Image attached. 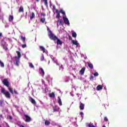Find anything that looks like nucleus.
<instances>
[{
  "label": "nucleus",
  "instance_id": "nucleus-52",
  "mask_svg": "<svg viewBox=\"0 0 127 127\" xmlns=\"http://www.w3.org/2000/svg\"><path fill=\"white\" fill-rule=\"evenodd\" d=\"M49 63H50V61H49Z\"/></svg>",
  "mask_w": 127,
  "mask_h": 127
},
{
  "label": "nucleus",
  "instance_id": "nucleus-11",
  "mask_svg": "<svg viewBox=\"0 0 127 127\" xmlns=\"http://www.w3.org/2000/svg\"><path fill=\"white\" fill-rule=\"evenodd\" d=\"M54 112H58V111L59 110V107L56 105L53 107Z\"/></svg>",
  "mask_w": 127,
  "mask_h": 127
},
{
  "label": "nucleus",
  "instance_id": "nucleus-8",
  "mask_svg": "<svg viewBox=\"0 0 127 127\" xmlns=\"http://www.w3.org/2000/svg\"><path fill=\"white\" fill-rule=\"evenodd\" d=\"M63 25L64 24V22H63V20L62 19H58L57 21V25Z\"/></svg>",
  "mask_w": 127,
  "mask_h": 127
},
{
  "label": "nucleus",
  "instance_id": "nucleus-34",
  "mask_svg": "<svg viewBox=\"0 0 127 127\" xmlns=\"http://www.w3.org/2000/svg\"><path fill=\"white\" fill-rule=\"evenodd\" d=\"M44 1L45 5H48V2H47V0H43Z\"/></svg>",
  "mask_w": 127,
  "mask_h": 127
},
{
  "label": "nucleus",
  "instance_id": "nucleus-47",
  "mask_svg": "<svg viewBox=\"0 0 127 127\" xmlns=\"http://www.w3.org/2000/svg\"><path fill=\"white\" fill-rule=\"evenodd\" d=\"M1 36H2V33H0V37H1Z\"/></svg>",
  "mask_w": 127,
  "mask_h": 127
},
{
  "label": "nucleus",
  "instance_id": "nucleus-37",
  "mask_svg": "<svg viewBox=\"0 0 127 127\" xmlns=\"http://www.w3.org/2000/svg\"><path fill=\"white\" fill-rule=\"evenodd\" d=\"M104 121H105V122L109 121V120L108 119V118H107V117H104Z\"/></svg>",
  "mask_w": 127,
  "mask_h": 127
},
{
  "label": "nucleus",
  "instance_id": "nucleus-32",
  "mask_svg": "<svg viewBox=\"0 0 127 127\" xmlns=\"http://www.w3.org/2000/svg\"><path fill=\"white\" fill-rule=\"evenodd\" d=\"M40 21H41V22L42 23H44V22H45V18H41L40 19Z\"/></svg>",
  "mask_w": 127,
  "mask_h": 127
},
{
  "label": "nucleus",
  "instance_id": "nucleus-48",
  "mask_svg": "<svg viewBox=\"0 0 127 127\" xmlns=\"http://www.w3.org/2000/svg\"><path fill=\"white\" fill-rule=\"evenodd\" d=\"M55 63H56L57 65H59V64H58V63H57V62H55Z\"/></svg>",
  "mask_w": 127,
  "mask_h": 127
},
{
  "label": "nucleus",
  "instance_id": "nucleus-17",
  "mask_svg": "<svg viewBox=\"0 0 127 127\" xmlns=\"http://www.w3.org/2000/svg\"><path fill=\"white\" fill-rule=\"evenodd\" d=\"M88 65L89 68H90V69H92L94 68V66L93 65V64H92V63H88Z\"/></svg>",
  "mask_w": 127,
  "mask_h": 127
},
{
  "label": "nucleus",
  "instance_id": "nucleus-14",
  "mask_svg": "<svg viewBox=\"0 0 127 127\" xmlns=\"http://www.w3.org/2000/svg\"><path fill=\"white\" fill-rule=\"evenodd\" d=\"M72 43L73 45H76V46H79V43H78V41L72 40Z\"/></svg>",
  "mask_w": 127,
  "mask_h": 127
},
{
  "label": "nucleus",
  "instance_id": "nucleus-26",
  "mask_svg": "<svg viewBox=\"0 0 127 127\" xmlns=\"http://www.w3.org/2000/svg\"><path fill=\"white\" fill-rule=\"evenodd\" d=\"M45 126H49V125H50V122L48 120H46L45 122Z\"/></svg>",
  "mask_w": 127,
  "mask_h": 127
},
{
  "label": "nucleus",
  "instance_id": "nucleus-6",
  "mask_svg": "<svg viewBox=\"0 0 127 127\" xmlns=\"http://www.w3.org/2000/svg\"><path fill=\"white\" fill-rule=\"evenodd\" d=\"M16 53H17L18 56H15L14 57L15 59H20V57H21V54H20V51H17L16 52Z\"/></svg>",
  "mask_w": 127,
  "mask_h": 127
},
{
  "label": "nucleus",
  "instance_id": "nucleus-30",
  "mask_svg": "<svg viewBox=\"0 0 127 127\" xmlns=\"http://www.w3.org/2000/svg\"><path fill=\"white\" fill-rule=\"evenodd\" d=\"M0 66L2 67H4V64H3V63H2L0 61Z\"/></svg>",
  "mask_w": 127,
  "mask_h": 127
},
{
  "label": "nucleus",
  "instance_id": "nucleus-38",
  "mask_svg": "<svg viewBox=\"0 0 127 127\" xmlns=\"http://www.w3.org/2000/svg\"><path fill=\"white\" fill-rule=\"evenodd\" d=\"M68 39L69 40H71V42H72V40H72V37L70 35H68Z\"/></svg>",
  "mask_w": 127,
  "mask_h": 127
},
{
  "label": "nucleus",
  "instance_id": "nucleus-1",
  "mask_svg": "<svg viewBox=\"0 0 127 127\" xmlns=\"http://www.w3.org/2000/svg\"><path fill=\"white\" fill-rule=\"evenodd\" d=\"M0 92L3 94V95H4L7 99H10V93L9 92L5 91V89L4 88H1Z\"/></svg>",
  "mask_w": 127,
  "mask_h": 127
},
{
  "label": "nucleus",
  "instance_id": "nucleus-5",
  "mask_svg": "<svg viewBox=\"0 0 127 127\" xmlns=\"http://www.w3.org/2000/svg\"><path fill=\"white\" fill-rule=\"evenodd\" d=\"M2 83L4 86H6V87H9V82H8V80H7V79H4Z\"/></svg>",
  "mask_w": 127,
  "mask_h": 127
},
{
  "label": "nucleus",
  "instance_id": "nucleus-21",
  "mask_svg": "<svg viewBox=\"0 0 127 127\" xmlns=\"http://www.w3.org/2000/svg\"><path fill=\"white\" fill-rule=\"evenodd\" d=\"M34 17H35V14L34 13V12H32V15L30 17L31 20H32V19H33Z\"/></svg>",
  "mask_w": 127,
  "mask_h": 127
},
{
  "label": "nucleus",
  "instance_id": "nucleus-3",
  "mask_svg": "<svg viewBox=\"0 0 127 127\" xmlns=\"http://www.w3.org/2000/svg\"><path fill=\"white\" fill-rule=\"evenodd\" d=\"M24 117L25 118V122L26 123H30L32 121V119H31V118L29 117L28 115L24 114Z\"/></svg>",
  "mask_w": 127,
  "mask_h": 127
},
{
  "label": "nucleus",
  "instance_id": "nucleus-41",
  "mask_svg": "<svg viewBox=\"0 0 127 127\" xmlns=\"http://www.w3.org/2000/svg\"><path fill=\"white\" fill-rule=\"evenodd\" d=\"M22 48H25L26 47V44L22 45Z\"/></svg>",
  "mask_w": 127,
  "mask_h": 127
},
{
  "label": "nucleus",
  "instance_id": "nucleus-39",
  "mask_svg": "<svg viewBox=\"0 0 127 127\" xmlns=\"http://www.w3.org/2000/svg\"><path fill=\"white\" fill-rule=\"evenodd\" d=\"M14 94H15V95H18V92H17V91H16V89H14Z\"/></svg>",
  "mask_w": 127,
  "mask_h": 127
},
{
  "label": "nucleus",
  "instance_id": "nucleus-10",
  "mask_svg": "<svg viewBox=\"0 0 127 127\" xmlns=\"http://www.w3.org/2000/svg\"><path fill=\"white\" fill-rule=\"evenodd\" d=\"M85 108V104L82 103V102H80V104L79 105V109L80 111H83Z\"/></svg>",
  "mask_w": 127,
  "mask_h": 127
},
{
  "label": "nucleus",
  "instance_id": "nucleus-25",
  "mask_svg": "<svg viewBox=\"0 0 127 127\" xmlns=\"http://www.w3.org/2000/svg\"><path fill=\"white\" fill-rule=\"evenodd\" d=\"M8 90L12 95H13V90H12V88H11V87H9Z\"/></svg>",
  "mask_w": 127,
  "mask_h": 127
},
{
  "label": "nucleus",
  "instance_id": "nucleus-44",
  "mask_svg": "<svg viewBox=\"0 0 127 127\" xmlns=\"http://www.w3.org/2000/svg\"><path fill=\"white\" fill-rule=\"evenodd\" d=\"M0 119H3V116H2V114H0Z\"/></svg>",
  "mask_w": 127,
  "mask_h": 127
},
{
  "label": "nucleus",
  "instance_id": "nucleus-13",
  "mask_svg": "<svg viewBox=\"0 0 127 127\" xmlns=\"http://www.w3.org/2000/svg\"><path fill=\"white\" fill-rule=\"evenodd\" d=\"M56 12L57 13V15L56 16V18H60V12H59V11H58V9H56Z\"/></svg>",
  "mask_w": 127,
  "mask_h": 127
},
{
  "label": "nucleus",
  "instance_id": "nucleus-20",
  "mask_svg": "<svg viewBox=\"0 0 127 127\" xmlns=\"http://www.w3.org/2000/svg\"><path fill=\"white\" fill-rule=\"evenodd\" d=\"M58 103L60 106H61L62 105V101H61V98H60V97L58 96Z\"/></svg>",
  "mask_w": 127,
  "mask_h": 127
},
{
  "label": "nucleus",
  "instance_id": "nucleus-7",
  "mask_svg": "<svg viewBox=\"0 0 127 127\" xmlns=\"http://www.w3.org/2000/svg\"><path fill=\"white\" fill-rule=\"evenodd\" d=\"M29 100L33 104V105H36V101L32 97H30Z\"/></svg>",
  "mask_w": 127,
  "mask_h": 127
},
{
  "label": "nucleus",
  "instance_id": "nucleus-16",
  "mask_svg": "<svg viewBox=\"0 0 127 127\" xmlns=\"http://www.w3.org/2000/svg\"><path fill=\"white\" fill-rule=\"evenodd\" d=\"M96 89L97 90V91L103 90V86L101 85H98L96 87Z\"/></svg>",
  "mask_w": 127,
  "mask_h": 127
},
{
  "label": "nucleus",
  "instance_id": "nucleus-46",
  "mask_svg": "<svg viewBox=\"0 0 127 127\" xmlns=\"http://www.w3.org/2000/svg\"><path fill=\"white\" fill-rule=\"evenodd\" d=\"M4 49H5V50H7V47H4Z\"/></svg>",
  "mask_w": 127,
  "mask_h": 127
},
{
  "label": "nucleus",
  "instance_id": "nucleus-27",
  "mask_svg": "<svg viewBox=\"0 0 127 127\" xmlns=\"http://www.w3.org/2000/svg\"><path fill=\"white\" fill-rule=\"evenodd\" d=\"M72 37L76 38V37H77V34L76 33V32H73L72 34Z\"/></svg>",
  "mask_w": 127,
  "mask_h": 127
},
{
  "label": "nucleus",
  "instance_id": "nucleus-42",
  "mask_svg": "<svg viewBox=\"0 0 127 127\" xmlns=\"http://www.w3.org/2000/svg\"><path fill=\"white\" fill-rule=\"evenodd\" d=\"M41 15L44 16V17H45V16L46 15V14H45L44 13H41Z\"/></svg>",
  "mask_w": 127,
  "mask_h": 127
},
{
  "label": "nucleus",
  "instance_id": "nucleus-31",
  "mask_svg": "<svg viewBox=\"0 0 127 127\" xmlns=\"http://www.w3.org/2000/svg\"><path fill=\"white\" fill-rule=\"evenodd\" d=\"M29 67H30V68H34V65H33V64H32V63H29Z\"/></svg>",
  "mask_w": 127,
  "mask_h": 127
},
{
  "label": "nucleus",
  "instance_id": "nucleus-35",
  "mask_svg": "<svg viewBox=\"0 0 127 127\" xmlns=\"http://www.w3.org/2000/svg\"><path fill=\"white\" fill-rule=\"evenodd\" d=\"M41 61H43L44 60V56L43 55L40 58Z\"/></svg>",
  "mask_w": 127,
  "mask_h": 127
},
{
  "label": "nucleus",
  "instance_id": "nucleus-45",
  "mask_svg": "<svg viewBox=\"0 0 127 127\" xmlns=\"http://www.w3.org/2000/svg\"><path fill=\"white\" fill-rule=\"evenodd\" d=\"M80 115H81V116H84V113L83 112H80Z\"/></svg>",
  "mask_w": 127,
  "mask_h": 127
},
{
  "label": "nucleus",
  "instance_id": "nucleus-53",
  "mask_svg": "<svg viewBox=\"0 0 127 127\" xmlns=\"http://www.w3.org/2000/svg\"><path fill=\"white\" fill-rule=\"evenodd\" d=\"M49 30V28H48V30Z\"/></svg>",
  "mask_w": 127,
  "mask_h": 127
},
{
  "label": "nucleus",
  "instance_id": "nucleus-22",
  "mask_svg": "<svg viewBox=\"0 0 127 127\" xmlns=\"http://www.w3.org/2000/svg\"><path fill=\"white\" fill-rule=\"evenodd\" d=\"M23 10H24V9L22 6H21L19 9V12H23Z\"/></svg>",
  "mask_w": 127,
  "mask_h": 127
},
{
  "label": "nucleus",
  "instance_id": "nucleus-29",
  "mask_svg": "<svg viewBox=\"0 0 127 127\" xmlns=\"http://www.w3.org/2000/svg\"><path fill=\"white\" fill-rule=\"evenodd\" d=\"M40 70H41V72L42 73L43 75L44 76V75L45 74V73L44 72V70H43V68H41Z\"/></svg>",
  "mask_w": 127,
  "mask_h": 127
},
{
  "label": "nucleus",
  "instance_id": "nucleus-33",
  "mask_svg": "<svg viewBox=\"0 0 127 127\" xmlns=\"http://www.w3.org/2000/svg\"><path fill=\"white\" fill-rule=\"evenodd\" d=\"M21 39L23 42H25V37L21 36Z\"/></svg>",
  "mask_w": 127,
  "mask_h": 127
},
{
  "label": "nucleus",
  "instance_id": "nucleus-18",
  "mask_svg": "<svg viewBox=\"0 0 127 127\" xmlns=\"http://www.w3.org/2000/svg\"><path fill=\"white\" fill-rule=\"evenodd\" d=\"M49 97H50V98H55V93L52 92L51 93L49 94Z\"/></svg>",
  "mask_w": 127,
  "mask_h": 127
},
{
  "label": "nucleus",
  "instance_id": "nucleus-15",
  "mask_svg": "<svg viewBox=\"0 0 127 127\" xmlns=\"http://www.w3.org/2000/svg\"><path fill=\"white\" fill-rule=\"evenodd\" d=\"M15 63H14L16 66H19V59H15Z\"/></svg>",
  "mask_w": 127,
  "mask_h": 127
},
{
  "label": "nucleus",
  "instance_id": "nucleus-12",
  "mask_svg": "<svg viewBox=\"0 0 127 127\" xmlns=\"http://www.w3.org/2000/svg\"><path fill=\"white\" fill-rule=\"evenodd\" d=\"M57 40V45H62V42L61 41V40H60V39H58V38H57V39H56Z\"/></svg>",
  "mask_w": 127,
  "mask_h": 127
},
{
  "label": "nucleus",
  "instance_id": "nucleus-23",
  "mask_svg": "<svg viewBox=\"0 0 127 127\" xmlns=\"http://www.w3.org/2000/svg\"><path fill=\"white\" fill-rule=\"evenodd\" d=\"M8 19H9V21L11 22V21H12V20H13V16L9 15Z\"/></svg>",
  "mask_w": 127,
  "mask_h": 127
},
{
  "label": "nucleus",
  "instance_id": "nucleus-19",
  "mask_svg": "<svg viewBox=\"0 0 127 127\" xmlns=\"http://www.w3.org/2000/svg\"><path fill=\"white\" fill-rule=\"evenodd\" d=\"M40 49L41 51H43V53H45V48L43 46H40Z\"/></svg>",
  "mask_w": 127,
  "mask_h": 127
},
{
  "label": "nucleus",
  "instance_id": "nucleus-51",
  "mask_svg": "<svg viewBox=\"0 0 127 127\" xmlns=\"http://www.w3.org/2000/svg\"><path fill=\"white\" fill-rule=\"evenodd\" d=\"M1 11V9H0V12Z\"/></svg>",
  "mask_w": 127,
  "mask_h": 127
},
{
  "label": "nucleus",
  "instance_id": "nucleus-43",
  "mask_svg": "<svg viewBox=\"0 0 127 127\" xmlns=\"http://www.w3.org/2000/svg\"><path fill=\"white\" fill-rule=\"evenodd\" d=\"M53 9H55L56 10V9H56V6H55V5H53Z\"/></svg>",
  "mask_w": 127,
  "mask_h": 127
},
{
  "label": "nucleus",
  "instance_id": "nucleus-28",
  "mask_svg": "<svg viewBox=\"0 0 127 127\" xmlns=\"http://www.w3.org/2000/svg\"><path fill=\"white\" fill-rule=\"evenodd\" d=\"M88 127H96V126H94V125H93V124L92 123H90L88 125Z\"/></svg>",
  "mask_w": 127,
  "mask_h": 127
},
{
  "label": "nucleus",
  "instance_id": "nucleus-9",
  "mask_svg": "<svg viewBox=\"0 0 127 127\" xmlns=\"http://www.w3.org/2000/svg\"><path fill=\"white\" fill-rule=\"evenodd\" d=\"M86 70V67H83L81 68V69L79 71V74L80 75H84V73H85V70Z\"/></svg>",
  "mask_w": 127,
  "mask_h": 127
},
{
  "label": "nucleus",
  "instance_id": "nucleus-50",
  "mask_svg": "<svg viewBox=\"0 0 127 127\" xmlns=\"http://www.w3.org/2000/svg\"><path fill=\"white\" fill-rule=\"evenodd\" d=\"M36 0V1H37V2H39L40 0Z\"/></svg>",
  "mask_w": 127,
  "mask_h": 127
},
{
  "label": "nucleus",
  "instance_id": "nucleus-40",
  "mask_svg": "<svg viewBox=\"0 0 127 127\" xmlns=\"http://www.w3.org/2000/svg\"><path fill=\"white\" fill-rule=\"evenodd\" d=\"M94 75L95 76H99V73L98 72H95Z\"/></svg>",
  "mask_w": 127,
  "mask_h": 127
},
{
  "label": "nucleus",
  "instance_id": "nucleus-4",
  "mask_svg": "<svg viewBox=\"0 0 127 127\" xmlns=\"http://www.w3.org/2000/svg\"><path fill=\"white\" fill-rule=\"evenodd\" d=\"M63 19L65 24H66V25H68V26H70V22H69V20L67 18V17L63 16Z\"/></svg>",
  "mask_w": 127,
  "mask_h": 127
},
{
  "label": "nucleus",
  "instance_id": "nucleus-2",
  "mask_svg": "<svg viewBox=\"0 0 127 127\" xmlns=\"http://www.w3.org/2000/svg\"><path fill=\"white\" fill-rule=\"evenodd\" d=\"M49 38H50V39H51L52 40H54V41H55V40H56V39H57V37L55 35H54L53 34V33H52V32H51V31H50V34L49 35Z\"/></svg>",
  "mask_w": 127,
  "mask_h": 127
},
{
  "label": "nucleus",
  "instance_id": "nucleus-24",
  "mask_svg": "<svg viewBox=\"0 0 127 127\" xmlns=\"http://www.w3.org/2000/svg\"><path fill=\"white\" fill-rule=\"evenodd\" d=\"M59 12H60V13H62V14H63L64 15H65L66 14L64 10H63V9H61L60 11H59Z\"/></svg>",
  "mask_w": 127,
  "mask_h": 127
},
{
  "label": "nucleus",
  "instance_id": "nucleus-36",
  "mask_svg": "<svg viewBox=\"0 0 127 127\" xmlns=\"http://www.w3.org/2000/svg\"><path fill=\"white\" fill-rule=\"evenodd\" d=\"M90 80H91V81H93L94 80V76L93 75L90 76Z\"/></svg>",
  "mask_w": 127,
  "mask_h": 127
},
{
  "label": "nucleus",
  "instance_id": "nucleus-49",
  "mask_svg": "<svg viewBox=\"0 0 127 127\" xmlns=\"http://www.w3.org/2000/svg\"><path fill=\"white\" fill-rule=\"evenodd\" d=\"M9 119L10 120H11L12 119V117L11 116H9Z\"/></svg>",
  "mask_w": 127,
  "mask_h": 127
}]
</instances>
